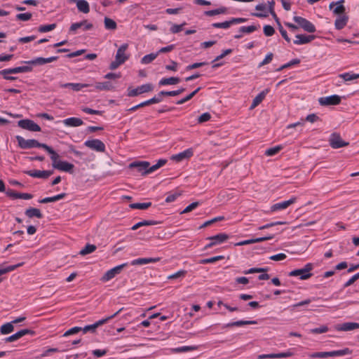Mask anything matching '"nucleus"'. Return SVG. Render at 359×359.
I'll list each match as a JSON object with an SVG mask.
<instances>
[{
  "mask_svg": "<svg viewBox=\"0 0 359 359\" xmlns=\"http://www.w3.org/2000/svg\"><path fill=\"white\" fill-rule=\"evenodd\" d=\"M14 330V326L12 323H7L1 326L0 332L2 334H8Z\"/></svg>",
  "mask_w": 359,
  "mask_h": 359,
  "instance_id": "obj_39",
  "label": "nucleus"
},
{
  "mask_svg": "<svg viewBox=\"0 0 359 359\" xmlns=\"http://www.w3.org/2000/svg\"><path fill=\"white\" fill-rule=\"evenodd\" d=\"M43 149L50 154V159L53 161L52 165H57L58 163V158L59 155L55 152V150L53 149L52 147H49L48 145L46 144L45 147H43Z\"/></svg>",
  "mask_w": 359,
  "mask_h": 359,
  "instance_id": "obj_34",
  "label": "nucleus"
},
{
  "mask_svg": "<svg viewBox=\"0 0 359 359\" xmlns=\"http://www.w3.org/2000/svg\"><path fill=\"white\" fill-rule=\"evenodd\" d=\"M150 163L147 161H135L129 165L130 168H136L137 171L141 172L142 175L149 174L146 172L149 168Z\"/></svg>",
  "mask_w": 359,
  "mask_h": 359,
  "instance_id": "obj_14",
  "label": "nucleus"
},
{
  "mask_svg": "<svg viewBox=\"0 0 359 359\" xmlns=\"http://www.w3.org/2000/svg\"><path fill=\"white\" fill-rule=\"evenodd\" d=\"M318 102L322 106L337 105L341 102V97L337 95L320 97Z\"/></svg>",
  "mask_w": 359,
  "mask_h": 359,
  "instance_id": "obj_12",
  "label": "nucleus"
},
{
  "mask_svg": "<svg viewBox=\"0 0 359 359\" xmlns=\"http://www.w3.org/2000/svg\"><path fill=\"white\" fill-rule=\"evenodd\" d=\"M25 173L32 177L47 179L53 175V170H32L25 171Z\"/></svg>",
  "mask_w": 359,
  "mask_h": 359,
  "instance_id": "obj_15",
  "label": "nucleus"
},
{
  "mask_svg": "<svg viewBox=\"0 0 359 359\" xmlns=\"http://www.w3.org/2000/svg\"><path fill=\"white\" fill-rule=\"evenodd\" d=\"M359 328V323L347 322L335 325V329L338 331H351Z\"/></svg>",
  "mask_w": 359,
  "mask_h": 359,
  "instance_id": "obj_19",
  "label": "nucleus"
},
{
  "mask_svg": "<svg viewBox=\"0 0 359 359\" xmlns=\"http://www.w3.org/2000/svg\"><path fill=\"white\" fill-rule=\"evenodd\" d=\"M296 39L294 40V43L296 45L306 44L315 39V35H304L297 34L295 36Z\"/></svg>",
  "mask_w": 359,
  "mask_h": 359,
  "instance_id": "obj_20",
  "label": "nucleus"
},
{
  "mask_svg": "<svg viewBox=\"0 0 359 359\" xmlns=\"http://www.w3.org/2000/svg\"><path fill=\"white\" fill-rule=\"evenodd\" d=\"M232 25H233V22H231V19L229 21L213 23L212 25V26L215 28L228 29Z\"/></svg>",
  "mask_w": 359,
  "mask_h": 359,
  "instance_id": "obj_48",
  "label": "nucleus"
},
{
  "mask_svg": "<svg viewBox=\"0 0 359 359\" xmlns=\"http://www.w3.org/2000/svg\"><path fill=\"white\" fill-rule=\"evenodd\" d=\"M161 222L155 221V220H143L142 222H139L137 224H135L134 226H132V230H137L140 227L144 226H151V225H156L158 224H160Z\"/></svg>",
  "mask_w": 359,
  "mask_h": 359,
  "instance_id": "obj_35",
  "label": "nucleus"
},
{
  "mask_svg": "<svg viewBox=\"0 0 359 359\" xmlns=\"http://www.w3.org/2000/svg\"><path fill=\"white\" fill-rule=\"evenodd\" d=\"M16 140L18 141V146L23 149H31L34 147L43 148L45 147L46 144L40 143L37 140L31 139V140H25L24 137L18 135L16 136Z\"/></svg>",
  "mask_w": 359,
  "mask_h": 359,
  "instance_id": "obj_1",
  "label": "nucleus"
},
{
  "mask_svg": "<svg viewBox=\"0 0 359 359\" xmlns=\"http://www.w3.org/2000/svg\"><path fill=\"white\" fill-rule=\"evenodd\" d=\"M227 11L228 8L226 7L221 6L217 9L205 11L204 14L207 16H214L216 15L226 13Z\"/></svg>",
  "mask_w": 359,
  "mask_h": 359,
  "instance_id": "obj_36",
  "label": "nucleus"
},
{
  "mask_svg": "<svg viewBox=\"0 0 359 359\" xmlns=\"http://www.w3.org/2000/svg\"><path fill=\"white\" fill-rule=\"evenodd\" d=\"M196 346H181V347H178V348H174L172 350V352H174V353H182V352H187V351H194V350H196Z\"/></svg>",
  "mask_w": 359,
  "mask_h": 359,
  "instance_id": "obj_49",
  "label": "nucleus"
},
{
  "mask_svg": "<svg viewBox=\"0 0 359 359\" xmlns=\"http://www.w3.org/2000/svg\"><path fill=\"white\" fill-rule=\"evenodd\" d=\"M95 88L98 90H112L114 86L110 81L97 82L95 83Z\"/></svg>",
  "mask_w": 359,
  "mask_h": 359,
  "instance_id": "obj_29",
  "label": "nucleus"
},
{
  "mask_svg": "<svg viewBox=\"0 0 359 359\" xmlns=\"http://www.w3.org/2000/svg\"><path fill=\"white\" fill-rule=\"evenodd\" d=\"M128 265L127 263L122 264L116 266L113 269L108 270L102 277L101 280L103 282L108 281L114 278L117 274H119L121 270Z\"/></svg>",
  "mask_w": 359,
  "mask_h": 359,
  "instance_id": "obj_8",
  "label": "nucleus"
},
{
  "mask_svg": "<svg viewBox=\"0 0 359 359\" xmlns=\"http://www.w3.org/2000/svg\"><path fill=\"white\" fill-rule=\"evenodd\" d=\"M185 25V22L182 25H173L170 28V32L173 34L179 33L182 30V28Z\"/></svg>",
  "mask_w": 359,
  "mask_h": 359,
  "instance_id": "obj_63",
  "label": "nucleus"
},
{
  "mask_svg": "<svg viewBox=\"0 0 359 359\" xmlns=\"http://www.w3.org/2000/svg\"><path fill=\"white\" fill-rule=\"evenodd\" d=\"M58 58V56H51L47 58L39 57L31 60L22 61V62L29 65L41 66L46 63L56 61Z\"/></svg>",
  "mask_w": 359,
  "mask_h": 359,
  "instance_id": "obj_7",
  "label": "nucleus"
},
{
  "mask_svg": "<svg viewBox=\"0 0 359 359\" xmlns=\"http://www.w3.org/2000/svg\"><path fill=\"white\" fill-rule=\"evenodd\" d=\"M229 238V235L226 233H218L215 236L208 237L207 240L211 241L210 243L205 245V249L211 248L214 245L217 244H220L224 241H226Z\"/></svg>",
  "mask_w": 359,
  "mask_h": 359,
  "instance_id": "obj_9",
  "label": "nucleus"
},
{
  "mask_svg": "<svg viewBox=\"0 0 359 359\" xmlns=\"http://www.w3.org/2000/svg\"><path fill=\"white\" fill-rule=\"evenodd\" d=\"M187 273V271L185 270H180L173 274L170 275L168 277V279H176L178 278H183L186 276Z\"/></svg>",
  "mask_w": 359,
  "mask_h": 359,
  "instance_id": "obj_56",
  "label": "nucleus"
},
{
  "mask_svg": "<svg viewBox=\"0 0 359 359\" xmlns=\"http://www.w3.org/2000/svg\"><path fill=\"white\" fill-rule=\"evenodd\" d=\"M351 353H352V351L350 350L348 348H346L342 350L330 351V357L343 356V355L351 354Z\"/></svg>",
  "mask_w": 359,
  "mask_h": 359,
  "instance_id": "obj_40",
  "label": "nucleus"
},
{
  "mask_svg": "<svg viewBox=\"0 0 359 359\" xmlns=\"http://www.w3.org/2000/svg\"><path fill=\"white\" fill-rule=\"evenodd\" d=\"M330 144L333 149H339L348 145V142L344 141L339 134L334 133L329 140Z\"/></svg>",
  "mask_w": 359,
  "mask_h": 359,
  "instance_id": "obj_10",
  "label": "nucleus"
},
{
  "mask_svg": "<svg viewBox=\"0 0 359 359\" xmlns=\"http://www.w3.org/2000/svg\"><path fill=\"white\" fill-rule=\"evenodd\" d=\"M56 27V24H50V25H41L39 27V32L41 33L47 32L53 30Z\"/></svg>",
  "mask_w": 359,
  "mask_h": 359,
  "instance_id": "obj_51",
  "label": "nucleus"
},
{
  "mask_svg": "<svg viewBox=\"0 0 359 359\" xmlns=\"http://www.w3.org/2000/svg\"><path fill=\"white\" fill-rule=\"evenodd\" d=\"M293 20L297 23L298 26L302 28L305 32L313 33L316 30L314 25L306 18L300 16H294L293 18Z\"/></svg>",
  "mask_w": 359,
  "mask_h": 359,
  "instance_id": "obj_4",
  "label": "nucleus"
},
{
  "mask_svg": "<svg viewBox=\"0 0 359 359\" xmlns=\"http://www.w3.org/2000/svg\"><path fill=\"white\" fill-rule=\"evenodd\" d=\"M96 246L95 245H93V244H87L84 248H83L79 254L81 255H86L88 254H90V253H92L95 250H96Z\"/></svg>",
  "mask_w": 359,
  "mask_h": 359,
  "instance_id": "obj_44",
  "label": "nucleus"
},
{
  "mask_svg": "<svg viewBox=\"0 0 359 359\" xmlns=\"http://www.w3.org/2000/svg\"><path fill=\"white\" fill-rule=\"evenodd\" d=\"M151 203H135L130 204L129 207L132 209L145 210L151 207Z\"/></svg>",
  "mask_w": 359,
  "mask_h": 359,
  "instance_id": "obj_42",
  "label": "nucleus"
},
{
  "mask_svg": "<svg viewBox=\"0 0 359 359\" xmlns=\"http://www.w3.org/2000/svg\"><path fill=\"white\" fill-rule=\"evenodd\" d=\"M194 155V151L192 149H187L182 152H180L177 154L173 155L171 157V159L177 162L182 161L184 159L189 158Z\"/></svg>",
  "mask_w": 359,
  "mask_h": 359,
  "instance_id": "obj_22",
  "label": "nucleus"
},
{
  "mask_svg": "<svg viewBox=\"0 0 359 359\" xmlns=\"http://www.w3.org/2000/svg\"><path fill=\"white\" fill-rule=\"evenodd\" d=\"M160 257L156 258H138L131 262L132 265H142L159 262Z\"/></svg>",
  "mask_w": 359,
  "mask_h": 359,
  "instance_id": "obj_25",
  "label": "nucleus"
},
{
  "mask_svg": "<svg viewBox=\"0 0 359 359\" xmlns=\"http://www.w3.org/2000/svg\"><path fill=\"white\" fill-rule=\"evenodd\" d=\"M329 328L327 325H322L320 327L311 329L310 332L312 334H323L327 332Z\"/></svg>",
  "mask_w": 359,
  "mask_h": 359,
  "instance_id": "obj_53",
  "label": "nucleus"
},
{
  "mask_svg": "<svg viewBox=\"0 0 359 359\" xmlns=\"http://www.w3.org/2000/svg\"><path fill=\"white\" fill-rule=\"evenodd\" d=\"M339 77L341 78L344 81H351L354 79H359V74H351L349 72L340 74Z\"/></svg>",
  "mask_w": 359,
  "mask_h": 359,
  "instance_id": "obj_38",
  "label": "nucleus"
},
{
  "mask_svg": "<svg viewBox=\"0 0 359 359\" xmlns=\"http://www.w3.org/2000/svg\"><path fill=\"white\" fill-rule=\"evenodd\" d=\"M348 21V17L346 15H342L339 16L334 22V27L337 29H342L347 24Z\"/></svg>",
  "mask_w": 359,
  "mask_h": 359,
  "instance_id": "obj_27",
  "label": "nucleus"
},
{
  "mask_svg": "<svg viewBox=\"0 0 359 359\" xmlns=\"http://www.w3.org/2000/svg\"><path fill=\"white\" fill-rule=\"evenodd\" d=\"M31 13H19L16 15V19L21 21H28L32 18Z\"/></svg>",
  "mask_w": 359,
  "mask_h": 359,
  "instance_id": "obj_54",
  "label": "nucleus"
},
{
  "mask_svg": "<svg viewBox=\"0 0 359 359\" xmlns=\"http://www.w3.org/2000/svg\"><path fill=\"white\" fill-rule=\"evenodd\" d=\"M84 145L98 152H104L105 151L104 144L97 139L87 140L84 142Z\"/></svg>",
  "mask_w": 359,
  "mask_h": 359,
  "instance_id": "obj_11",
  "label": "nucleus"
},
{
  "mask_svg": "<svg viewBox=\"0 0 359 359\" xmlns=\"http://www.w3.org/2000/svg\"><path fill=\"white\" fill-rule=\"evenodd\" d=\"M123 309V308L120 309L118 311L114 313L113 315L108 316L105 318L101 319V320L97 321L96 323H95L94 324L86 325L83 328L81 327V330L83 331V333H86L88 332L95 333L96 332V329L99 326L104 325V323H107L109 320L116 317Z\"/></svg>",
  "mask_w": 359,
  "mask_h": 359,
  "instance_id": "obj_2",
  "label": "nucleus"
},
{
  "mask_svg": "<svg viewBox=\"0 0 359 359\" xmlns=\"http://www.w3.org/2000/svg\"><path fill=\"white\" fill-rule=\"evenodd\" d=\"M23 264H24V262L18 263V264H15V265H11V266H7L6 268L0 269V272L1 273L2 275H4V274H6V273H7L8 272L14 271L17 268H18L20 266H22Z\"/></svg>",
  "mask_w": 359,
  "mask_h": 359,
  "instance_id": "obj_46",
  "label": "nucleus"
},
{
  "mask_svg": "<svg viewBox=\"0 0 359 359\" xmlns=\"http://www.w3.org/2000/svg\"><path fill=\"white\" fill-rule=\"evenodd\" d=\"M76 2V6L80 12L88 13L90 11V7L88 1L86 0H74Z\"/></svg>",
  "mask_w": 359,
  "mask_h": 359,
  "instance_id": "obj_30",
  "label": "nucleus"
},
{
  "mask_svg": "<svg viewBox=\"0 0 359 359\" xmlns=\"http://www.w3.org/2000/svg\"><path fill=\"white\" fill-rule=\"evenodd\" d=\"M344 0H339L337 2H331L329 5V8L332 10L334 15H342L345 14V6H344Z\"/></svg>",
  "mask_w": 359,
  "mask_h": 359,
  "instance_id": "obj_13",
  "label": "nucleus"
},
{
  "mask_svg": "<svg viewBox=\"0 0 359 359\" xmlns=\"http://www.w3.org/2000/svg\"><path fill=\"white\" fill-rule=\"evenodd\" d=\"M104 27L106 29L115 30L117 28L116 22L114 20H112L108 17L104 18Z\"/></svg>",
  "mask_w": 359,
  "mask_h": 359,
  "instance_id": "obj_37",
  "label": "nucleus"
},
{
  "mask_svg": "<svg viewBox=\"0 0 359 359\" xmlns=\"http://www.w3.org/2000/svg\"><path fill=\"white\" fill-rule=\"evenodd\" d=\"M199 205V202L198 201H196V202H194V203H191L190 205H189L188 206H187L181 212L180 214H185V213H188L191 211H192L193 210H194L195 208H196Z\"/></svg>",
  "mask_w": 359,
  "mask_h": 359,
  "instance_id": "obj_55",
  "label": "nucleus"
},
{
  "mask_svg": "<svg viewBox=\"0 0 359 359\" xmlns=\"http://www.w3.org/2000/svg\"><path fill=\"white\" fill-rule=\"evenodd\" d=\"M269 89H265L259 93L252 100V103L250 107V109H253L258 106L265 98L266 94L269 93Z\"/></svg>",
  "mask_w": 359,
  "mask_h": 359,
  "instance_id": "obj_24",
  "label": "nucleus"
},
{
  "mask_svg": "<svg viewBox=\"0 0 359 359\" xmlns=\"http://www.w3.org/2000/svg\"><path fill=\"white\" fill-rule=\"evenodd\" d=\"M53 168L61 171L72 173L74 165L67 161H59L57 165H53Z\"/></svg>",
  "mask_w": 359,
  "mask_h": 359,
  "instance_id": "obj_23",
  "label": "nucleus"
},
{
  "mask_svg": "<svg viewBox=\"0 0 359 359\" xmlns=\"http://www.w3.org/2000/svg\"><path fill=\"white\" fill-rule=\"evenodd\" d=\"M154 90V86L151 83H146L143 84L140 86H138L136 88H131L129 87L128 88V96L129 97H135L142 93H149Z\"/></svg>",
  "mask_w": 359,
  "mask_h": 359,
  "instance_id": "obj_5",
  "label": "nucleus"
},
{
  "mask_svg": "<svg viewBox=\"0 0 359 359\" xmlns=\"http://www.w3.org/2000/svg\"><path fill=\"white\" fill-rule=\"evenodd\" d=\"M358 279H359V272L353 276L347 282L345 283L344 287H347L353 284Z\"/></svg>",
  "mask_w": 359,
  "mask_h": 359,
  "instance_id": "obj_64",
  "label": "nucleus"
},
{
  "mask_svg": "<svg viewBox=\"0 0 359 359\" xmlns=\"http://www.w3.org/2000/svg\"><path fill=\"white\" fill-rule=\"evenodd\" d=\"M32 71V67L31 66H22L17 67L14 68L5 69H3V74H18V73H25L29 72Z\"/></svg>",
  "mask_w": 359,
  "mask_h": 359,
  "instance_id": "obj_21",
  "label": "nucleus"
},
{
  "mask_svg": "<svg viewBox=\"0 0 359 359\" xmlns=\"http://www.w3.org/2000/svg\"><path fill=\"white\" fill-rule=\"evenodd\" d=\"M128 48V43L122 44L117 50L115 59L118 61H123V64L128 60L129 55L126 54V51Z\"/></svg>",
  "mask_w": 359,
  "mask_h": 359,
  "instance_id": "obj_16",
  "label": "nucleus"
},
{
  "mask_svg": "<svg viewBox=\"0 0 359 359\" xmlns=\"http://www.w3.org/2000/svg\"><path fill=\"white\" fill-rule=\"evenodd\" d=\"M274 33H275V29L272 26L265 25L264 27V34L266 36H271L273 35Z\"/></svg>",
  "mask_w": 359,
  "mask_h": 359,
  "instance_id": "obj_60",
  "label": "nucleus"
},
{
  "mask_svg": "<svg viewBox=\"0 0 359 359\" xmlns=\"http://www.w3.org/2000/svg\"><path fill=\"white\" fill-rule=\"evenodd\" d=\"M18 126L22 129H25L32 132L41 131V127L34 121L30 119H22L18 122Z\"/></svg>",
  "mask_w": 359,
  "mask_h": 359,
  "instance_id": "obj_6",
  "label": "nucleus"
},
{
  "mask_svg": "<svg viewBox=\"0 0 359 359\" xmlns=\"http://www.w3.org/2000/svg\"><path fill=\"white\" fill-rule=\"evenodd\" d=\"M257 28L258 27L255 25H250V26H248V27L243 26V27H240L239 32L241 33L250 34V33H252V32L256 31L257 29Z\"/></svg>",
  "mask_w": 359,
  "mask_h": 359,
  "instance_id": "obj_52",
  "label": "nucleus"
},
{
  "mask_svg": "<svg viewBox=\"0 0 359 359\" xmlns=\"http://www.w3.org/2000/svg\"><path fill=\"white\" fill-rule=\"evenodd\" d=\"M296 201H297L296 197H292L290 199H289L287 201L275 203L271 207V210L272 212H274V211H277L279 210L285 209L287 207H289L290 205L296 202Z\"/></svg>",
  "mask_w": 359,
  "mask_h": 359,
  "instance_id": "obj_17",
  "label": "nucleus"
},
{
  "mask_svg": "<svg viewBox=\"0 0 359 359\" xmlns=\"http://www.w3.org/2000/svg\"><path fill=\"white\" fill-rule=\"evenodd\" d=\"M158 56V53H150V54H148V55H144L142 60H141V62L142 64H149L151 63L153 60H154Z\"/></svg>",
  "mask_w": 359,
  "mask_h": 359,
  "instance_id": "obj_45",
  "label": "nucleus"
},
{
  "mask_svg": "<svg viewBox=\"0 0 359 359\" xmlns=\"http://www.w3.org/2000/svg\"><path fill=\"white\" fill-rule=\"evenodd\" d=\"M224 259V257L223 255H218L207 259H201L199 261V264H211L214 263L217 261L222 260Z\"/></svg>",
  "mask_w": 359,
  "mask_h": 359,
  "instance_id": "obj_43",
  "label": "nucleus"
},
{
  "mask_svg": "<svg viewBox=\"0 0 359 359\" xmlns=\"http://www.w3.org/2000/svg\"><path fill=\"white\" fill-rule=\"evenodd\" d=\"M283 147L281 145H278L274 147L269 148L266 150L265 155L268 156H271L278 154L281 149Z\"/></svg>",
  "mask_w": 359,
  "mask_h": 359,
  "instance_id": "obj_47",
  "label": "nucleus"
},
{
  "mask_svg": "<svg viewBox=\"0 0 359 359\" xmlns=\"http://www.w3.org/2000/svg\"><path fill=\"white\" fill-rule=\"evenodd\" d=\"M233 52V50L231 49V48H229V49H226L224 50H223V52L218 56H217L214 60L212 61V62H215L216 61H219L221 59L224 58L225 56L231 54V53Z\"/></svg>",
  "mask_w": 359,
  "mask_h": 359,
  "instance_id": "obj_59",
  "label": "nucleus"
},
{
  "mask_svg": "<svg viewBox=\"0 0 359 359\" xmlns=\"http://www.w3.org/2000/svg\"><path fill=\"white\" fill-rule=\"evenodd\" d=\"M65 126L69 127H78L83 125V121L79 118L71 117L63 120Z\"/></svg>",
  "mask_w": 359,
  "mask_h": 359,
  "instance_id": "obj_28",
  "label": "nucleus"
},
{
  "mask_svg": "<svg viewBox=\"0 0 359 359\" xmlns=\"http://www.w3.org/2000/svg\"><path fill=\"white\" fill-rule=\"evenodd\" d=\"M313 269V264L308 263L304 266L303 269H295L290 272V276H298L301 280H306L312 276V273L310 271Z\"/></svg>",
  "mask_w": 359,
  "mask_h": 359,
  "instance_id": "obj_3",
  "label": "nucleus"
},
{
  "mask_svg": "<svg viewBox=\"0 0 359 359\" xmlns=\"http://www.w3.org/2000/svg\"><path fill=\"white\" fill-rule=\"evenodd\" d=\"M257 11H264V13H252L253 16L257 18H266L268 17V12H266V5L265 4H259L255 6Z\"/></svg>",
  "mask_w": 359,
  "mask_h": 359,
  "instance_id": "obj_32",
  "label": "nucleus"
},
{
  "mask_svg": "<svg viewBox=\"0 0 359 359\" xmlns=\"http://www.w3.org/2000/svg\"><path fill=\"white\" fill-rule=\"evenodd\" d=\"M180 82L179 77L163 78L160 80L159 86L175 85Z\"/></svg>",
  "mask_w": 359,
  "mask_h": 359,
  "instance_id": "obj_33",
  "label": "nucleus"
},
{
  "mask_svg": "<svg viewBox=\"0 0 359 359\" xmlns=\"http://www.w3.org/2000/svg\"><path fill=\"white\" fill-rule=\"evenodd\" d=\"M28 334H33L34 332L29 329L21 330L17 332L16 333H15L14 334L5 338L4 341H5V342H13V341H17L18 339H20L23 336Z\"/></svg>",
  "mask_w": 359,
  "mask_h": 359,
  "instance_id": "obj_18",
  "label": "nucleus"
},
{
  "mask_svg": "<svg viewBox=\"0 0 359 359\" xmlns=\"http://www.w3.org/2000/svg\"><path fill=\"white\" fill-rule=\"evenodd\" d=\"M311 358H327L330 357V351L328 352H315L310 355Z\"/></svg>",
  "mask_w": 359,
  "mask_h": 359,
  "instance_id": "obj_61",
  "label": "nucleus"
},
{
  "mask_svg": "<svg viewBox=\"0 0 359 359\" xmlns=\"http://www.w3.org/2000/svg\"><path fill=\"white\" fill-rule=\"evenodd\" d=\"M25 213L26 216L29 218L36 217V218L41 219L43 217V215L40 210L35 208H29L27 209Z\"/></svg>",
  "mask_w": 359,
  "mask_h": 359,
  "instance_id": "obj_31",
  "label": "nucleus"
},
{
  "mask_svg": "<svg viewBox=\"0 0 359 359\" xmlns=\"http://www.w3.org/2000/svg\"><path fill=\"white\" fill-rule=\"evenodd\" d=\"M167 163L166 159H159L157 163L152 166L149 165V168L146 172H153L160 168L161 167L163 166Z\"/></svg>",
  "mask_w": 359,
  "mask_h": 359,
  "instance_id": "obj_41",
  "label": "nucleus"
},
{
  "mask_svg": "<svg viewBox=\"0 0 359 359\" xmlns=\"http://www.w3.org/2000/svg\"><path fill=\"white\" fill-rule=\"evenodd\" d=\"M90 86L88 83H67L60 84L62 88H71L74 91H79L83 88Z\"/></svg>",
  "mask_w": 359,
  "mask_h": 359,
  "instance_id": "obj_26",
  "label": "nucleus"
},
{
  "mask_svg": "<svg viewBox=\"0 0 359 359\" xmlns=\"http://www.w3.org/2000/svg\"><path fill=\"white\" fill-rule=\"evenodd\" d=\"M245 325H247V320H238L227 323L224 326V327H239Z\"/></svg>",
  "mask_w": 359,
  "mask_h": 359,
  "instance_id": "obj_57",
  "label": "nucleus"
},
{
  "mask_svg": "<svg viewBox=\"0 0 359 359\" xmlns=\"http://www.w3.org/2000/svg\"><path fill=\"white\" fill-rule=\"evenodd\" d=\"M83 24H85V22H83V21L72 24V25L69 27V32L70 34H75V32L77 29H79L80 28L83 29Z\"/></svg>",
  "mask_w": 359,
  "mask_h": 359,
  "instance_id": "obj_50",
  "label": "nucleus"
},
{
  "mask_svg": "<svg viewBox=\"0 0 359 359\" xmlns=\"http://www.w3.org/2000/svg\"><path fill=\"white\" fill-rule=\"evenodd\" d=\"M206 65H208V62H195V63H193L191 65H189L187 66L186 67V70H187V71L191 70V69H194L201 67L205 66Z\"/></svg>",
  "mask_w": 359,
  "mask_h": 359,
  "instance_id": "obj_58",
  "label": "nucleus"
},
{
  "mask_svg": "<svg viewBox=\"0 0 359 359\" xmlns=\"http://www.w3.org/2000/svg\"><path fill=\"white\" fill-rule=\"evenodd\" d=\"M210 118H211L210 114L208 113V112H205V113H203V114H201L198 117V122L200 123H204V122H206V121H209Z\"/></svg>",
  "mask_w": 359,
  "mask_h": 359,
  "instance_id": "obj_62",
  "label": "nucleus"
}]
</instances>
